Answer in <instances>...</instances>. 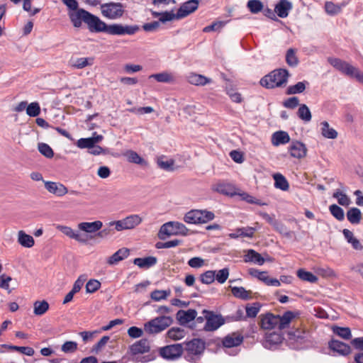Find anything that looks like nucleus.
<instances>
[{
    "label": "nucleus",
    "mask_w": 363,
    "mask_h": 363,
    "mask_svg": "<svg viewBox=\"0 0 363 363\" xmlns=\"http://www.w3.org/2000/svg\"><path fill=\"white\" fill-rule=\"evenodd\" d=\"M214 190L224 195L233 196L235 193L233 191L232 186L230 184L219 183L217 184Z\"/></svg>",
    "instance_id": "nucleus-54"
},
{
    "label": "nucleus",
    "mask_w": 363,
    "mask_h": 363,
    "mask_svg": "<svg viewBox=\"0 0 363 363\" xmlns=\"http://www.w3.org/2000/svg\"><path fill=\"white\" fill-rule=\"evenodd\" d=\"M329 211L330 213L334 216L337 220L342 221L345 218V213L343 209L336 204H332L329 206Z\"/></svg>",
    "instance_id": "nucleus-52"
},
{
    "label": "nucleus",
    "mask_w": 363,
    "mask_h": 363,
    "mask_svg": "<svg viewBox=\"0 0 363 363\" xmlns=\"http://www.w3.org/2000/svg\"><path fill=\"white\" fill-rule=\"evenodd\" d=\"M86 279V275H80L78 277V279L74 281L71 291H72L75 294L78 293L83 286Z\"/></svg>",
    "instance_id": "nucleus-64"
},
{
    "label": "nucleus",
    "mask_w": 363,
    "mask_h": 363,
    "mask_svg": "<svg viewBox=\"0 0 363 363\" xmlns=\"http://www.w3.org/2000/svg\"><path fill=\"white\" fill-rule=\"evenodd\" d=\"M316 272L318 275L323 277H336L335 272L330 267H318Z\"/></svg>",
    "instance_id": "nucleus-60"
},
{
    "label": "nucleus",
    "mask_w": 363,
    "mask_h": 363,
    "mask_svg": "<svg viewBox=\"0 0 363 363\" xmlns=\"http://www.w3.org/2000/svg\"><path fill=\"white\" fill-rule=\"evenodd\" d=\"M44 182L45 189L57 196H62L68 192L67 187L62 184L48 181Z\"/></svg>",
    "instance_id": "nucleus-15"
},
{
    "label": "nucleus",
    "mask_w": 363,
    "mask_h": 363,
    "mask_svg": "<svg viewBox=\"0 0 363 363\" xmlns=\"http://www.w3.org/2000/svg\"><path fill=\"white\" fill-rule=\"evenodd\" d=\"M123 220L127 230L134 228L142 222L140 216L135 214L127 216Z\"/></svg>",
    "instance_id": "nucleus-41"
},
{
    "label": "nucleus",
    "mask_w": 363,
    "mask_h": 363,
    "mask_svg": "<svg viewBox=\"0 0 363 363\" xmlns=\"http://www.w3.org/2000/svg\"><path fill=\"white\" fill-rule=\"evenodd\" d=\"M290 141V137L287 132L279 130L272 135V143L274 146L285 145Z\"/></svg>",
    "instance_id": "nucleus-23"
},
{
    "label": "nucleus",
    "mask_w": 363,
    "mask_h": 363,
    "mask_svg": "<svg viewBox=\"0 0 363 363\" xmlns=\"http://www.w3.org/2000/svg\"><path fill=\"white\" fill-rule=\"evenodd\" d=\"M101 13L109 19L121 18L124 13L123 6L121 3L110 2L101 6Z\"/></svg>",
    "instance_id": "nucleus-9"
},
{
    "label": "nucleus",
    "mask_w": 363,
    "mask_h": 363,
    "mask_svg": "<svg viewBox=\"0 0 363 363\" xmlns=\"http://www.w3.org/2000/svg\"><path fill=\"white\" fill-rule=\"evenodd\" d=\"M102 225L103 223L100 220H96L94 222H82L79 223L78 228L80 230L88 233H94L99 230Z\"/></svg>",
    "instance_id": "nucleus-22"
},
{
    "label": "nucleus",
    "mask_w": 363,
    "mask_h": 363,
    "mask_svg": "<svg viewBox=\"0 0 363 363\" xmlns=\"http://www.w3.org/2000/svg\"><path fill=\"white\" fill-rule=\"evenodd\" d=\"M172 323V317L161 315L145 323L144 330L148 334H157L167 329Z\"/></svg>",
    "instance_id": "nucleus-5"
},
{
    "label": "nucleus",
    "mask_w": 363,
    "mask_h": 363,
    "mask_svg": "<svg viewBox=\"0 0 363 363\" xmlns=\"http://www.w3.org/2000/svg\"><path fill=\"white\" fill-rule=\"evenodd\" d=\"M347 218L349 222L353 225H357L362 219V213L357 208H351L347 212Z\"/></svg>",
    "instance_id": "nucleus-34"
},
{
    "label": "nucleus",
    "mask_w": 363,
    "mask_h": 363,
    "mask_svg": "<svg viewBox=\"0 0 363 363\" xmlns=\"http://www.w3.org/2000/svg\"><path fill=\"white\" fill-rule=\"evenodd\" d=\"M229 276V269L225 267L218 271H216L215 279L220 283L223 284L228 279Z\"/></svg>",
    "instance_id": "nucleus-58"
},
{
    "label": "nucleus",
    "mask_w": 363,
    "mask_h": 363,
    "mask_svg": "<svg viewBox=\"0 0 363 363\" xmlns=\"http://www.w3.org/2000/svg\"><path fill=\"white\" fill-rule=\"evenodd\" d=\"M328 347L340 355L347 356L351 353V347L349 345L337 340H331L328 342Z\"/></svg>",
    "instance_id": "nucleus-13"
},
{
    "label": "nucleus",
    "mask_w": 363,
    "mask_h": 363,
    "mask_svg": "<svg viewBox=\"0 0 363 363\" xmlns=\"http://www.w3.org/2000/svg\"><path fill=\"white\" fill-rule=\"evenodd\" d=\"M202 313H206V323L203 329L205 331H214L225 323V320L220 314H216L213 311L203 310Z\"/></svg>",
    "instance_id": "nucleus-8"
},
{
    "label": "nucleus",
    "mask_w": 363,
    "mask_h": 363,
    "mask_svg": "<svg viewBox=\"0 0 363 363\" xmlns=\"http://www.w3.org/2000/svg\"><path fill=\"white\" fill-rule=\"evenodd\" d=\"M187 80L190 84L196 86H204L211 81V79L196 73H190L187 76Z\"/></svg>",
    "instance_id": "nucleus-29"
},
{
    "label": "nucleus",
    "mask_w": 363,
    "mask_h": 363,
    "mask_svg": "<svg viewBox=\"0 0 363 363\" xmlns=\"http://www.w3.org/2000/svg\"><path fill=\"white\" fill-rule=\"evenodd\" d=\"M261 307L262 305L259 302H255L252 305L247 304L245 308L247 316L248 318H255Z\"/></svg>",
    "instance_id": "nucleus-51"
},
{
    "label": "nucleus",
    "mask_w": 363,
    "mask_h": 363,
    "mask_svg": "<svg viewBox=\"0 0 363 363\" xmlns=\"http://www.w3.org/2000/svg\"><path fill=\"white\" fill-rule=\"evenodd\" d=\"M130 350L134 355L147 352L150 350L149 342L146 339L140 340L130 347Z\"/></svg>",
    "instance_id": "nucleus-20"
},
{
    "label": "nucleus",
    "mask_w": 363,
    "mask_h": 363,
    "mask_svg": "<svg viewBox=\"0 0 363 363\" xmlns=\"http://www.w3.org/2000/svg\"><path fill=\"white\" fill-rule=\"evenodd\" d=\"M243 336L238 333H232L222 339V345L225 348L235 347L243 342Z\"/></svg>",
    "instance_id": "nucleus-12"
},
{
    "label": "nucleus",
    "mask_w": 363,
    "mask_h": 363,
    "mask_svg": "<svg viewBox=\"0 0 363 363\" xmlns=\"http://www.w3.org/2000/svg\"><path fill=\"white\" fill-rule=\"evenodd\" d=\"M2 347L9 349L11 350L18 351L24 354L27 356H33L35 353L33 348L30 347H19L11 345L4 344L1 345Z\"/></svg>",
    "instance_id": "nucleus-43"
},
{
    "label": "nucleus",
    "mask_w": 363,
    "mask_h": 363,
    "mask_svg": "<svg viewBox=\"0 0 363 363\" xmlns=\"http://www.w3.org/2000/svg\"><path fill=\"white\" fill-rule=\"evenodd\" d=\"M274 180V186L282 191H286L289 188V182L280 173H276L273 175Z\"/></svg>",
    "instance_id": "nucleus-35"
},
{
    "label": "nucleus",
    "mask_w": 363,
    "mask_h": 363,
    "mask_svg": "<svg viewBox=\"0 0 363 363\" xmlns=\"http://www.w3.org/2000/svg\"><path fill=\"white\" fill-rule=\"evenodd\" d=\"M282 341L281 336L276 333H272L266 336L264 347L272 348L273 346L277 345Z\"/></svg>",
    "instance_id": "nucleus-37"
},
{
    "label": "nucleus",
    "mask_w": 363,
    "mask_h": 363,
    "mask_svg": "<svg viewBox=\"0 0 363 363\" xmlns=\"http://www.w3.org/2000/svg\"><path fill=\"white\" fill-rule=\"evenodd\" d=\"M247 7L252 13H257L263 10L264 5L260 0H249Z\"/></svg>",
    "instance_id": "nucleus-49"
},
{
    "label": "nucleus",
    "mask_w": 363,
    "mask_h": 363,
    "mask_svg": "<svg viewBox=\"0 0 363 363\" xmlns=\"http://www.w3.org/2000/svg\"><path fill=\"white\" fill-rule=\"evenodd\" d=\"M199 0H189L183 3L177 11V19L185 18L194 12L199 6Z\"/></svg>",
    "instance_id": "nucleus-11"
},
{
    "label": "nucleus",
    "mask_w": 363,
    "mask_h": 363,
    "mask_svg": "<svg viewBox=\"0 0 363 363\" xmlns=\"http://www.w3.org/2000/svg\"><path fill=\"white\" fill-rule=\"evenodd\" d=\"M231 292L232 294L238 298H240L242 300H248L250 298V294H251V291H247L242 286H233L231 289Z\"/></svg>",
    "instance_id": "nucleus-39"
},
{
    "label": "nucleus",
    "mask_w": 363,
    "mask_h": 363,
    "mask_svg": "<svg viewBox=\"0 0 363 363\" xmlns=\"http://www.w3.org/2000/svg\"><path fill=\"white\" fill-rule=\"evenodd\" d=\"M309 85V82L306 80L298 82L294 85H290L287 87L286 94L287 95H294L303 93L307 86Z\"/></svg>",
    "instance_id": "nucleus-28"
},
{
    "label": "nucleus",
    "mask_w": 363,
    "mask_h": 363,
    "mask_svg": "<svg viewBox=\"0 0 363 363\" xmlns=\"http://www.w3.org/2000/svg\"><path fill=\"white\" fill-rule=\"evenodd\" d=\"M69 16L74 27L80 28L82 22H84L87 25L89 30L91 33L103 32L113 35H131L135 34L140 29L139 26L137 25L123 26L118 23L107 25L98 16L83 9H77L76 12L70 13Z\"/></svg>",
    "instance_id": "nucleus-1"
},
{
    "label": "nucleus",
    "mask_w": 363,
    "mask_h": 363,
    "mask_svg": "<svg viewBox=\"0 0 363 363\" xmlns=\"http://www.w3.org/2000/svg\"><path fill=\"white\" fill-rule=\"evenodd\" d=\"M101 287V283L96 279H90L86 284V293L92 294L99 290Z\"/></svg>",
    "instance_id": "nucleus-61"
},
{
    "label": "nucleus",
    "mask_w": 363,
    "mask_h": 363,
    "mask_svg": "<svg viewBox=\"0 0 363 363\" xmlns=\"http://www.w3.org/2000/svg\"><path fill=\"white\" fill-rule=\"evenodd\" d=\"M286 62L290 67H296L298 64V59L296 55V50L294 48H289L286 54Z\"/></svg>",
    "instance_id": "nucleus-47"
},
{
    "label": "nucleus",
    "mask_w": 363,
    "mask_h": 363,
    "mask_svg": "<svg viewBox=\"0 0 363 363\" xmlns=\"http://www.w3.org/2000/svg\"><path fill=\"white\" fill-rule=\"evenodd\" d=\"M150 78H153L158 82L169 83L174 81V77L172 74L163 72L157 74H151Z\"/></svg>",
    "instance_id": "nucleus-44"
},
{
    "label": "nucleus",
    "mask_w": 363,
    "mask_h": 363,
    "mask_svg": "<svg viewBox=\"0 0 363 363\" xmlns=\"http://www.w3.org/2000/svg\"><path fill=\"white\" fill-rule=\"evenodd\" d=\"M102 135H96V137H91L86 138H80L77 140V145L81 149L89 148L94 146L97 143L102 140Z\"/></svg>",
    "instance_id": "nucleus-25"
},
{
    "label": "nucleus",
    "mask_w": 363,
    "mask_h": 363,
    "mask_svg": "<svg viewBox=\"0 0 363 363\" xmlns=\"http://www.w3.org/2000/svg\"><path fill=\"white\" fill-rule=\"evenodd\" d=\"M216 271L208 270L201 274L200 280L204 284H211L215 281Z\"/></svg>",
    "instance_id": "nucleus-55"
},
{
    "label": "nucleus",
    "mask_w": 363,
    "mask_h": 363,
    "mask_svg": "<svg viewBox=\"0 0 363 363\" xmlns=\"http://www.w3.org/2000/svg\"><path fill=\"white\" fill-rule=\"evenodd\" d=\"M328 61L338 71L350 77L355 78L359 82L363 84V72H362L358 68L336 57H329Z\"/></svg>",
    "instance_id": "nucleus-4"
},
{
    "label": "nucleus",
    "mask_w": 363,
    "mask_h": 363,
    "mask_svg": "<svg viewBox=\"0 0 363 363\" xmlns=\"http://www.w3.org/2000/svg\"><path fill=\"white\" fill-rule=\"evenodd\" d=\"M296 317L294 312L288 311L282 315H277L278 329L284 330L289 328L291 321Z\"/></svg>",
    "instance_id": "nucleus-21"
},
{
    "label": "nucleus",
    "mask_w": 363,
    "mask_h": 363,
    "mask_svg": "<svg viewBox=\"0 0 363 363\" xmlns=\"http://www.w3.org/2000/svg\"><path fill=\"white\" fill-rule=\"evenodd\" d=\"M40 113V107L38 102H33L27 106L26 113L30 117H36Z\"/></svg>",
    "instance_id": "nucleus-56"
},
{
    "label": "nucleus",
    "mask_w": 363,
    "mask_h": 363,
    "mask_svg": "<svg viewBox=\"0 0 363 363\" xmlns=\"http://www.w3.org/2000/svg\"><path fill=\"white\" fill-rule=\"evenodd\" d=\"M333 331L335 335L345 340H350L352 337L351 330L347 327L335 326Z\"/></svg>",
    "instance_id": "nucleus-48"
},
{
    "label": "nucleus",
    "mask_w": 363,
    "mask_h": 363,
    "mask_svg": "<svg viewBox=\"0 0 363 363\" xmlns=\"http://www.w3.org/2000/svg\"><path fill=\"white\" fill-rule=\"evenodd\" d=\"M78 347L77 342L74 341H66L61 347V350L67 354L74 353L77 351Z\"/></svg>",
    "instance_id": "nucleus-57"
},
{
    "label": "nucleus",
    "mask_w": 363,
    "mask_h": 363,
    "mask_svg": "<svg viewBox=\"0 0 363 363\" xmlns=\"http://www.w3.org/2000/svg\"><path fill=\"white\" fill-rule=\"evenodd\" d=\"M49 309V303L47 301H36L33 303V313L35 315H43Z\"/></svg>",
    "instance_id": "nucleus-36"
},
{
    "label": "nucleus",
    "mask_w": 363,
    "mask_h": 363,
    "mask_svg": "<svg viewBox=\"0 0 363 363\" xmlns=\"http://www.w3.org/2000/svg\"><path fill=\"white\" fill-rule=\"evenodd\" d=\"M186 227L182 223L170 221L163 224L159 230L158 236L160 239L164 240L165 236L172 235H186Z\"/></svg>",
    "instance_id": "nucleus-7"
},
{
    "label": "nucleus",
    "mask_w": 363,
    "mask_h": 363,
    "mask_svg": "<svg viewBox=\"0 0 363 363\" xmlns=\"http://www.w3.org/2000/svg\"><path fill=\"white\" fill-rule=\"evenodd\" d=\"M297 277L302 281H308L312 284L316 283L318 280V277L312 272L306 271L303 269H299L297 271Z\"/></svg>",
    "instance_id": "nucleus-40"
},
{
    "label": "nucleus",
    "mask_w": 363,
    "mask_h": 363,
    "mask_svg": "<svg viewBox=\"0 0 363 363\" xmlns=\"http://www.w3.org/2000/svg\"><path fill=\"white\" fill-rule=\"evenodd\" d=\"M274 228L277 231L286 238H291L292 236L293 233L290 230H288L286 227L279 221H277L276 224L274 225Z\"/></svg>",
    "instance_id": "nucleus-63"
},
{
    "label": "nucleus",
    "mask_w": 363,
    "mask_h": 363,
    "mask_svg": "<svg viewBox=\"0 0 363 363\" xmlns=\"http://www.w3.org/2000/svg\"><path fill=\"white\" fill-rule=\"evenodd\" d=\"M347 2H342L340 4H335L332 1H326L325 4V12L330 16H335L340 13L346 5Z\"/></svg>",
    "instance_id": "nucleus-30"
},
{
    "label": "nucleus",
    "mask_w": 363,
    "mask_h": 363,
    "mask_svg": "<svg viewBox=\"0 0 363 363\" xmlns=\"http://www.w3.org/2000/svg\"><path fill=\"white\" fill-rule=\"evenodd\" d=\"M134 264L142 269H149L157 263L155 257L149 256L143 258H135L133 259Z\"/></svg>",
    "instance_id": "nucleus-27"
},
{
    "label": "nucleus",
    "mask_w": 363,
    "mask_h": 363,
    "mask_svg": "<svg viewBox=\"0 0 363 363\" xmlns=\"http://www.w3.org/2000/svg\"><path fill=\"white\" fill-rule=\"evenodd\" d=\"M184 352L185 359L188 362H196L206 348L205 342L199 338H194L190 341L184 342Z\"/></svg>",
    "instance_id": "nucleus-3"
},
{
    "label": "nucleus",
    "mask_w": 363,
    "mask_h": 363,
    "mask_svg": "<svg viewBox=\"0 0 363 363\" xmlns=\"http://www.w3.org/2000/svg\"><path fill=\"white\" fill-rule=\"evenodd\" d=\"M94 61V59L93 57H79L71 60L70 65L74 68L83 69L86 66L92 65Z\"/></svg>",
    "instance_id": "nucleus-31"
},
{
    "label": "nucleus",
    "mask_w": 363,
    "mask_h": 363,
    "mask_svg": "<svg viewBox=\"0 0 363 363\" xmlns=\"http://www.w3.org/2000/svg\"><path fill=\"white\" fill-rule=\"evenodd\" d=\"M164 157H160L157 159V163L160 168L166 170V171H172L174 170L173 166L174 164V161L172 159L164 160Z\"/></svg>",
    "instance_id": "nucleus-53"
},
{
    "label": "nucleus",
    "mask_w": 363,
    "mask_h": 363,
    "mask_svg": "<svg viewBox=\"0 0 363 363\" xmlns=\"http://www.w3.org/2000/svg\"><path fill=\"white\" fill-rule=\"evenodd\" d=\"M129 255L130 250L126 247H122L109 257L106 262L109 265H115L127 258Z\"/></svg>",
    "instance_id": "nucleus-19"
},
{
    "label": "nucleus",
    "mask_w": 363,
    "mask_h": 363,
    "mask_svg": "<svg viewBox=\"0 0 363 363\" xmlns=\"http://www.w3.org/2000/svg\"><path fill=\"white\" fill-rule=\"evenodd\" d=\"M18 242L24 247L30 248L34 245L33 238L26 234L23 230H20L18 233Z\"/></svg>",
    "instance_id": "nucleus-32"
},
{
    "label": "nucleus",
    "mask_w": 363,
    "mask_h": 363,
    "mask_svg": "<svg viewBox=\"0 0 363 363\" xmlns=\"http://www.w3.org/2000/svg\"><path fill=\"white\" fill-rule=\"evenodd\" d=\"M249 274L255 278H257L259 280L263 281L264 284L267 279V272H260L257 269L251 268L249 269Z\"/></svg>",
    "instance_id": "nucleus-62"
},
{
    "label": "nucleus",
    "mask_w": 363,
    "mask_h": 363,
    "mask_svg": "<svg viewBox=\"0 0 363 363\" xmlns=\"http://www.w3.org/2000/svg\"><path fill=\"white\" fill-rule=\"evenodd\" d=\"M186 335L185 330L181 328L173 327L167 332V336L174 340L182 339Z\"/></svg>",
    "instance_id": "nucleus-46"
},
{
    "label": "nucleus",
    "mask_w": 363,
    "mask_h": 363,
    "mask_svg": "<svg viewBox=\"0 0 363 363\" xmlns=\"http://www.w3.org/2000/svg\"><path fill=\"white\" fill-rule=\"evenodd\" d=\"M39 152L48 158H52L54 155L52 149L46 143L38 144Z\"/></svg>",
    "instance_id": "nucleus-59"
},
{
    "label": "nucleus",
    "mask_w": 363,
    "mask_h": 363,
    "mask_svg": "<svg viewBox=\"0 0 363 363\" xmlns=\"http://www.w3.org/2000/svg\"><path fill=\"white\" fill-rule=\"evenodd\" d=\"M260 325L262 328L265 330L278 328L277 315H274L270 313L261 315Z\"/></svg>",
    "instance_id": "nucleus-17"
},
{
    "label": "nucleus",
    "mask_w": 363,
    "mask_h": 363,
    "mask_svg": "<svg viewBox=\"0 0 363 363\" xmlns=\"http://www.w3.org/2000/svg\"><path fill=\"white\" fill-rule=\"evenodd\" d=\"M320 131L322 135L328 139H335L337 137V132L333 128L330 127L329 123L327 121H323L320 123Z\"/></svg>",
    "instance_id": "nucleus-33"
},
{
    "label": "nucleus",
    "mask_w": 363,
    "mask_h": 363,
    "mask_svg": "<svg viewBox=\"0 0 363 363\" xmlns=\"http://www.w3.org/2000/svg\"><path fill=\"white\" fill-rule=\"evenodd\" d=\"M214 218L215 215L211 211L194 209L184 215V220L189 224H203L213 220Z\"/></svg>",
    "instance_id": "nucleus-6"
},
{
    "label": "nucleus",
    "mask_w": 363,
    "mask_h": 363,
    "mask_svg": "<svg viewBox=\"0 0 363 363\" xmlns=\"http://www.w3.org/2000/svg\"><path fill=\"white\" fill-rule=\"evenodd\" d=\"M256 229L253 227L240 228L236 229L235 232L230 233L229 237L231 238H252Z\"/></svg>",
    "instance_id": "nucleus-26"
},
{
    "label": "nucleus",
    "mask_w": 363,
    "mask_h": 363,
    "mask_svg": "<svg viewBox=\"0 0 363 363\" xmlns=\"http://www.w3.org/2000/svg\"><path fill=\"white\" fill-rule=\"evenodd\" d=\"M125 156L127 157L129 162L145 166L147 164V162L143 158H142L136 152L133 150H128L125 153Z\"/></svg>",
    "instance_id": "nucleus-38"
},
{
    "label": "nucleus",
    "mask_w": 363,
    "mask_h": 363,
    "mask_svg": "<svg viewBox=\"0 0 363 363\" xmlns=\"http://www.w3.org/2000/svg\"><path fill=\"white\" fill-rule=\"evenodd\" d=\"M298 117L304 122L311 121L312 115L309 108L306 104H301L297 111Z\"/></svg>",
    "instance_id": "nucleus-42"
},
{
    "label": "nucleus",
    "mask_w": 363,
    "mask_h": 363,
    "mask_svg": "<svg viewBox=\"0 0 363 363\" xmlns=\"http://www.w3.org/2000/svg\"><path fill=\"white\" fill-rule=\"evenodd\" d=\"M291 157L301 159L306 155L307 148L306 145L299 141H293L289 147Z\"/></svg>",
    "instance_id": "nucleus-14"
},
{
    "label": "nucleus",
    "mask_w": 363,
    "mask_h": 363,
    "mask_svg": "<svg viewBox=\"0 0 363 363\" xmlns=\"http://www.w3.org/2000/svg\"><path fill=\"white\" fill-rule=\"evenodd\" d=\"M184 352L182 344H173L160 349V354L164 359L174 360L182 356Z\"/></svg>",
    "instance_id": "nucleus-10"
},
{
    "label": "nucleus",
    "mask_w": 363,
    "mask_h": 363,
    "mask_svg": "<svg viewBox=\"0 0 363 363\" xmlns=\"http://www.w3.org/2000/svg\"><path fill=\"white\" fill-rule=\"evenodd\" d=\"M293 6L289 0H280L274 7V11L280 18H286Z\"/></svg>",
    "instance_id": "nucleus-18"
},
{
    "label": "nucleus",
    "mask_w": 363,
    "mask_h": 363,
    "mask_svg": "<svg viewBox=\"0 0 363 363\" xmlns=\"http://www.w3.org/2000/svg\"><path fill=\"white\" fill-rule=\"evenodd\" d=\"M333 197L336 199L338 203L343 206H348L351 203L350 199L347 195L342 192L340 189L335 190L333 194Z\"/></svg>",
    "instance_id": "nucleus-45"
},
{
    "label": "nucleus",
    "mask_w": 363,
    "mask_h": 363,
    "mask_svg": "<svg viewBox=\"0 0 363 363\" xmlns=\"http://www.w3.org/2000/svg\"><path fill=\"white\" fill-rule=\"evenodd\" d=\"M289 72L286 69H277L260 79V84L266 89H274L285 86L288 82Z\"/></svg>",
    "instance_id": "nucleus-2"
},
{
    "label": "nucleus",
    "mask_w": 363,
    "mask_h": 363,
    "mask_svg": "<svg viewBox=\"0 0 363 363\" xmlns=\"http://www.w3.org/2000/svg\"><path fill=\"white\" fill-rule=\"evenodd\" d=\"M197 312L194 309H189L187 311L179 310L176 318L181 325H186L196 318Z\"/></svg>",
    "instance_id": "nucleus-16"
},
{
    "label": "nucleus",
    "mask_w": 363,
    "mask_h": 363,
    "mask_svg": "<svg viewBox=\"0 0 363 363\" xmlns=\"http://www.w3.org/2000/svg\"><path fill=\"white\" fill-rule=\"evenodd\" d=\"M171 294V291L168 290H155L151 294L150 297L152 300L155 301H160L162 300H165L168 296Z\"/></svg>",
    "instance_id": "nucleus-50"
},
{
    "label": "nucleus",
    "mask_w": 363,
    "mask_h": 363,
    "mask_svg": "<svg viewBox=\"0 0 363 363\" xmlns=\"http://www.w3.org/2000/svg\"><path fill=\"white\" fill-rule=\"evenodd\" d=\"M245 262H252L258 265H262L265 260L262 255L254 250H248L244 256Z\"/></svg>",
    "instance_id": "nucleus-24"
}]
</instances>
